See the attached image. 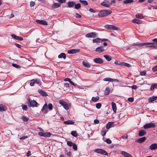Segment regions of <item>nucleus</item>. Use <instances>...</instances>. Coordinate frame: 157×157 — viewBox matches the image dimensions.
Listing matches in <instances>:
<instances>
[{"label":"nucleus","instance_id":"f257e3e1","mask_svg":"<svg viewBox=\"0 0 157 157\" xmlns=\"http://www.w3.org/2000/svg\"><path fill=\"white\" fill-rule=\"evenodd\" d=\"M112 12L111 10H100L98 15L99 17H102L110 14Z\"/></svg>","mask_w":157,"mask_h":157},{"label":"nucleus","instance_id":"f03ea898","mask_svg":"<svg viewBox=\"0 0 157 157\" xmlns=\"http://www.w3.org/2000/svg\"><path fill=\"white\" fill-rule=\"evenodd\" d=\"M28 105L30 106L37 107L38 103L37 102L34 100H31L29 98L28 99Z\"/></svg>","mask_w":157,"mask_h":157},{"label":"nucleus","instance_id":"7ed1b4c3","mask_svg":"<svg viewBox=\"0 0 157 157\" xmlns=\"http://www.w3.org/2000/svg\"><path fill=\"white\" fill-rule=\"evenodd\" d=\"M94 151L98 154L107 156L108 155L107 152L105 150L101 149H97L94 150Z\"/></svg>","mask_w":157,"mask_h":157},{"label":"nucleus","instance_id":"20e7f679","mask_svg":"<svg viewBox=\"0 0 157 157\" xmlns=\"http://www.w3.org/2000/svg\"><path fill=\"white\" fill-rule=\"evenodd\" d=\"M94 151L98 154L107 156L108 155L107 152L105 150L101 149H97L94 150Z\"/></svg>","mask_w":157,"mask_h":157},{"label":"nucleus","instance_id":"39448f33","mask_svg":"<svg viewBox=\"0 0 157 157\" xmlns=\"http://www.w3.org/2000/svg\"><path fill=\"white\" fill-rule=\"evenodd\" d=\"M94 151L98 154L107 156L108 155L107 152L105 150L101 149H97L94 150Z\"/></svg>","mask_w":157,"mask_h":157},{"label":"nucleus","instance_id":"423d86ee","mask_svg":"<svg viewBox=\"0 0 157 157\" xmlns=\"http://www.w3.org/2000/svg\"><path fill=\"white\" fill-rule=\"evenodd\" d=\"M104 27L106 29L109 30H119L120 29L119 28L113 25H106L104 26Z\"/></svg>","mask_w":157,"mask_h":157},{"label":"nucleus","instance_id":"0eeeda50","mask_svg":"<svg viewBox=\"0 0 157 157\" xmlns=\"http://www.w3.org/2000/svg\"><path fill=\"white\" fill-rule=\"evenodd\" d=\"M144 44H145L144 46L147 48H151L152 49H155L156 48V45L152 42H144Z\"/></svg>","mask_w":157,"mask_h":157},{"label":"nucleus","instance_id":"6e6552de","mask_svg":"<svg viewBox=\"0 0 157 157\" xmlns=\"http://www.w3.org/2000/svg\"><path fill=\"white\" fill-rule=\"evenodd\" d=\"M38 135L40 136L48 137H50L52 134L49 132H40L38 133Z\"/></svg>","mask_w":157,"mask_h":157},{"label":"nucleus","instance_id":"1a4fd4ad","mask_svg":"<svg viewBox=\"0 0 157 157\" xmlns=\"http://www.w3.org/2000/svg\"><path fill=\"white\" fill-rule=\"evenodd\" d=\"M85 36L88 38H95L97 37V34L95 32L90 33L86 34Z\"/></svg>","mask_w":157,"mask_h":157},{"label":"nucleus","instance_id":"9d476101","mask_svg":"<svg viewBox=\"0 0 157 157\" xmlns=\"http://www.w3.org/2000/svg\"><path fill=\"white\" fill-rule=\"evenodd\" d=\"M155 127V124L153 123H149L144 124L143 126L144 128L147 129L148 128H154Z\"/></svg>","mask_w":157,"mask_h":157},{"label":"nucleus","instance_id":"9b49d317","mask_svg":"<svg viewBox=\"0 0 157 157\" xmlns=\"http://www.w3.org/2000/svg\"><path fill=\"white\" fill-rule=\"evenodd\" d=\"M106 49L103 46H100L97 47L95 49V51L98 53H101L105 50Z\"/></svg>","mask_w":157,"mask_h":157},{"label":"nucleus","instance_id":"f8f14e48","mask_svg":"<svg viewBox=\"0 0 157 157\" xmlns=\"http://www.w3.org/2000/svg\"><path fill=\"white\" fill-rule=\"evenodd\" d=\"M101 6H103L105 7H109L111 6V4H109V1L107 2L106 1H104L102 2L101 3Z\"/></svg>","mask_w":157,"mask_h":157},{"label":"nucleus","instance_id":"ddd939ff","mask_svg":"<svg viewBox=\"0 0 157 157\" xmlns=\"http://www.w3.org/2000/svg\"><path fill=\"white\" fill-rule=\"evenodd\" d=\"M36 22L38 24L45 25H48L47 22L46 21L44 20H36Z\"/></svg>","mask_w":157,"mask_h":157},{"label":"nucleus","instance_id":"4468645a","mask_svg":"<svg viewBox=\"0 0 157 157\" xmlns=\"http://www.w3.org/2000/svg\"><path fill=\"white\" fill-rule=\"evenodd\" d=\"M41 111L43 112L45 114H46L47 113L48 111V105L46 104H45L44 105Z\"/></svg>","mask_w":157,"mask_h":157},{"label":"nucleus","instance_id":"2eb2a0df","mask_svg":"<svg viewBox=\"0 0 157 157\" xmlns=\"http://www.w3.org/2000/svg\"><path fill=\"white\" fill-rule=\"evenodd\" d=\"M94 61L96 63H98L99 64H101L103 62L102 59L100 58H98L94 59Z\"/></svg>","mask_w":157,"mask_h":157},{"label":"nucleus","instance_id":"dca6fc26","mask_svg":"<svg viewBox=\"0 0 157 157\" xmlns=\"http://www.w3.org/2000/svg\"><path fill=\"white\" fill-rule=\"evenodd\" d=\"M121 154L124 157H133L131 155L124 151H121Z\"/></svg>","mask_w":157,"mask_h":157},{"label":"nucleus","instance_id":"f3484780","mask_svg":"<svg viewBox=\"0 0 157 157\" xmlns=\"http://www.w3.org/2000/svg\"><path fill=\"white\" fill-rule=\"evenodd\" d=\"M79 51V50L78 49H72L68 50L67 53L69 54H72L78 52Z\"/></svg>","mask_w":157,"mask_h":157},{"label":"nucleus","instance_id":"a211bd4d","mask_svg":"<svg viewBox=\"0 0 157 157\" xmlns=\"http://www.w3.org/2000/svg\"><path fill=\"white\" fill-rule=\"evenodd\" d=\"M149 149L151 150L156 149H157V144H152L149 147Z\"/></svg>","mask_w":157,"mask_h":157},{"label":"nucleus","instance_id":"6ab92c4d","mask_svg":"<svg viewBox=\"0 0 157 157\" xmlns=\"http://www.w3.org/2000/svg\"><path fill=\"white\" fill-rule=\"evenodd\" d=\"M12 37L17 40H22L23 39V38L21 37L17 36L14 34H12L11 35Z\"/></svg>","mask_w":157,"mask_h":157},{"label":"nucleus","instance_id":"aec40b11","mask_svg":"<svg viewBox=\"0 0 157 157\" xmlns=\"http://www.w3.org/2000/svg\"><path fill=\"white\" fill-rule=\"evenodd\" d=\"M146 139V138L145 137H143L141 138H140L138 139L136 141V142H137L140 143H141L143 142Z\"/></svg>","mask_w":157,"mask_h":157},{"label":"nucleus","instance_id":"412c9836","mask_svg":"<svg viewBox=\"0 0 157 157\" xmlns=\"http://www.w3.org/2000/svg\"><path fill=\"white\" fill-rule=\"evenodd\" d=\"M146 132L144 130H140L139 132L138 135L140 136H142L144 135Z\"/></svg>","mask_w":157,"mask_h":157},{"label":"nucleus","instance_id":"4be33fe9","mask_svg":"<svg viewBox=\"0 0 157 157\" xmlns=\"http://www.w3.org/2000/svg\"><path fill=\"white\" fill-rule=\"evenodd\" d=\"M67 4L69 7H73L75 6V2L73 1L68 2Z\"/></svg>","mask_w":157,"mask_h":157},{"label":"nucleus","instance_id":"5701e85b","mask_svg":"<svg viewBox=\"0 0 157 157\" xmlns=\"http://www.w3.org/2000/svg\"><path fill=\"white\" fill-rule=\"evenodd\" d=\"M63 123L66 124H73L75 123V122L72 120H68L64 121Z\"/></svg>","mask_w":157,"mask_h":157},{"label":"nucleus","instance_id":"b1692460","mask_svg":"<svg viewBox=\"0 0 157 157\" xmlns=\"http://www.w3.org/2000/svg\"><path fill=\"white\" fill-rule=\"evenodd\" d=\"M111 105L113 110L115 113L117 110V106L115 103L114 102H112Z\"/></svg>","mask_w":157,"mask_h":157},{"label":"nucleus","instance_id":"393cba45","mask_svg":"<svg viewBox=\"0 0 157 157\" xmlns=\"http://www.w3.org/2000/svg\"><path fill=\"white\" fill-rule=\"evenodd\" d=\"M6 110V108L5 105L2 104H0V111L1 112L4 111Z\"/></svg>","mask_w":157,"mask_h":157},{"label":"nucleus","instance_id":"a878e982","mask_svg":"<svg viewBox=\"0 0 157 157\" xmlns=\"http://www.w3.org/2000/svg\"><path fill=\"white\" fill-rule=\"evenodd\" d=\"M61 4L58 3H54L52 6V8L54 9L56 8H58L60 6Z\"/></svg>","mask_w":157,"mask_h":157},{"label":"nucleus","instance_id":"bb28decb","mask_svg":"<svg viewBox=\"0 0 157 157\" xmlns=\"http://www.w3.org/2000/svg\"><path fill=\"white\" fill-rule=\"evenodd\" d=\"M38 91L39 93L42 96H46L47 95V93L45 91L43 90H39Z\"/></svg>","mask_w":157,"mask_h":157},{"label":"nucleus","instance_id":"cd10ccee","mask_svg":"<svg viewBox=\"0 0 157 157\" xmlns=\"http://www.w3.org/2000/svg\"><path fill=\"white\" fill-rule=\"evenodd\" d=\"M132 22L134 23H136L138 24H142V21L139 20H137L136 19H134L132 20Z\"/></svg>","mask_w":157,"mask_h":157},{"label":"nucleus","instance_id":"c85d7f7f","mask_svg":"<svg viewBox=\"0 0 157 157\" xmlns=\"http://www.w3.org/2000/svg\"><path fill=\"white\" fill-rule=\"evenodd\" d=\"M157 99V97L156 96H152L149 98L148 102H152L155 101Z\"/></svg>","mask_w":157,"mask_h":157},{"label":"nucleus","instance_id":"c756f323","mask_svg":"<svg viewBox=\"0 0 157 157\" xmlns=\"http://www.w3.org/2000/svg\"><path fill=\"white\" fill-rule=\"evenodd\" d=\"M114 124L113 122H109L106 125V128L107 129L110 128L111 126Z\"/></svg>","mask_w":157,"mask_h":157},{"label":"nucleus","instance_id":"7c9ffc66","mask_svg":"<svg viewBox=\"0 0 157 157\" xmlns=\"http://www.w3.org/2000/svg\"><path fill=\"white\" fill-rule=\"evenodd\" d=\"M58 57L59 58H63L65 59L66 58V56L65 53H62L58 56Z\"/></svg>","mask_w":157,"mask_h":157},{"label":"nucleus","instance_id":"2f4dec72","mask_svg":"<svg viewBox=\"0 0 157 157\" xmlns=\"http://www.w3.org/2000/svg\"><path fill=\"white\" fill-rule=\"evenodd\" d=\"M110 91V89L109 87H107L104 91V94L105 95H108L109 94Z\"/></svg>","mask_w":157,"mask_h":157},{"label":"nucleus","instance_id":"473e14b6","mask_svg":"<svg viewBox=\"0 0 157 157\" xmlns=\"http://www.w3.org/2000/svg\"><path fill=\"white\" fill-rule=\"evenodd\" d=\"M101 39L98 37L94 39L93 40V42L94 43H99L101 42Z\"/></svg>","mask_w":157,"mask_h":157},{"label":"nucleus","instance_id":"72a5a7b5","mask_svg":"<svg viewBox=\"0 0 157 157\" xmlns=\"http://www.w3.org/2000/svg\"><path fill=\"white\" fill-rule=\"evenodd\" d=\"M83 65L86 67H90V63L87 62L85 61H83L82 62Z\"/></svg>","mask_w":157,"mask_h":157},{"label":"nucleus","instance_id":"f704fd0d","mask_svg":"<svg viewBox=\"0 0 157 157\" xmlns=\"http://www.w3.org/2000/svg\"><path fill=\"white\" fill-rule=\"evenodd\" d=\"M99 99V97L97 96L96 97H93L92 98V101L93 102H96L98 101Z\"/></svg>","mask_w":157,"mask_h":157},{"label":"nucleus","instance_id":"c9c22d12","mask_svg":"<svg viewBox=\"0 0 157 157\" xmlns=\"http://www.w3.org/2000/svg\"><path fill=\"white\" fill-rule=\"evenodd\" d=\"M136 18L138 19H142L144 17L143 15L140 13L136 14Z\"/></svg>","mask_w":157,"mask_h":157},{"label":"nucleus","instance_id":"e433bc0d","mask_svg":"<svg viewBox=\"0 0 157 157\" xmlns=\"http://www.w3.org/2000/svg\"><path fill=\"white\" fill-rule=\"evenodd\" d=\"M104 57L108 61H109L112 60L111 57L108 55H104Z\"/></svg>","mask_w":157,"mask_h":157},{"label":"nucleus","instance_id":"4c0bfd02","mask_svg":"<svg viewBox=\"0 0 157 157\" xmlns=\"http://www.w3.org/2000/svg\"><path fill=\"white\" fill-rule=\"evenodd\" d=\"M157 86V84L156 83H154L151 85V88H150V90L151 91L153 90Z\"/></svg>","mask_w":157,"mask_h":157},{"label":"nucleus","instance_id":"58836bf2","mask_svg":"<svg viewBox=\"0 0 157 157\" xmlns=\"http://www.w3.org/2000/svg\"><path fill=\"white\" fill-rule=\"evenodd\" d=\"M120 65L126 66L128 67H130L131 66V65L129 64L128 63H124V62L121 63L120 64Z\"/></svg>","mask_w":157,"mask_h":157},{"label":"nucleus","instance_id":"ea45409f","mask_svg":"<svg viewBox=\"0 0 157 157\" xmlns=\"http://www.w3.org/2000/svg\"><path fill=\"white\" fill-rule=\"evenodd\" d=\"M133 2V0H125L123 1V3L126 4L132 2Z\"/></svg>","mask_w":157,"mask_h":157},{"label":"nucleus","instance_id":"a19ab883","mask_svg":"<svg viewBox=\"0 0 157 157\" xmlns=\"http://www.w3.org/2000/svg\"><path fill=\"white\" fill-rule=\"evenodd\" d=\"M79 1L81 3L86 6L88 4V3L86 1L84 0H79Z\"/></svg>","mask_w":157,"mask_h":157},{"label":"nucleus","instance_id":"79ce46f5","mask_svg":"<svg viewBox=\"0 0 157 157\" xmlns=\"http://www.w3.org/2000/svg\"><path fill=\"white\" fill-rule=\"evenodd\" d=\"M75 8L76 9H78L81 7V5L80 3L75 4V6H74Z\"/></svg>","mask_w":157,"mask_h":157},{"label":"nucleus","instance_id":"37998d69","mask_svg":"<svg viewBox=\"0 0 157 157\" xmlns=\"http://www.w3.org/2000/svg\"><path fill=\"white\" fill-rule=\"evenodd\" d=\"M71 135L73 136L76 137L77 136V134L76 131H72L71 132Z\"/></svg>","mask_w":157,"mask_h":157},{"label":"nucleus","instance_id":"c03bdc74","mask_svg":"<svg viewBox=\"0 0 157 157\" xmlns=\"http://www.w3.org/2000/svg\"><path fill=\"white\" fill-rule=\"evenodd\" d=\"M113 78H107L104 79L103 80L105 81H109L110 82H113Z\"/></svg>","mask_w":157,"mask_h":157},{"label":"nucleus","instance_id":"a18cd8bd","mask_svg":"<svg viewBox=\"0 0 157 157\" xmlns=\"http://www.w3.org/2000/svg\"><path fill=\"white\" fill-rule=\"evenodd\" d=\"M21 118L23 121L25 122H26L29 120V118L25 117V116H22Z\"/></svg>","mask_w":157,"mask_h":157},{"label":"nucleus","instance_id":"49530a36","mask_svg":"<svg viewBox=\"0 0 157 157\" xmlns=\"http://www.w3.org/2000/svg\"><path fill=\"white\" fill-rule=\"evenodd\" d=\"M144 43H134L132 45L133 46H144Z\"/></svg>","mask_w":157,"mask_h":157},{"label":"nucleus","instance_id":"de8ad7c7","mask_svg":"<svg viewBox=\"0 0 157 157\" xmlns=\"http://www.w3.org/2000/svg\"><path fill=\"white\" fill-rule=\"evenodd\" d=\"M12 66L13 67L17 68V69H19L20 68V67H21V66L20 65H18L17 64H15V63H13L12 64Z\"/></svg>","mask_w":157,"mask_h":157},{"label":"nucleus","instance_id":"09e8293b","mask_svg":"<svg viewBox=\"0 0 157 157\" xmlns=\"http://www.w3.org/2000/svg\"><path fill=\"white\" fill-rule=\"evenodd\" d=\"M63 104L64 105L63 106L64 108L66 110L68 109H69V107L67 103L66 102Z\"/></svg>","mask_w":157,"mask_h":157},{"label":"nucleus","instance_id":"8fccbe9b","mask_svg":"<svg viewBox=\"0 0 157 157\" xmlns=\"http://www.w3.org/2000/svg\"><path fill=\"white\" fill-rule=\"evenodd\" d=\"M151 42L153 43L154 45H155L156 46L157 45V38H155L152 40Z\"/></svg>","mask_w":157,"mask_h":157},{"label":"nucleus","instance_id":"3c124183","mask_svg":"<svg viewBox=\"0 0 157 157\" xmlns=\"http://www.w3.org/2000/svg\"><path fill=\"white\" fill-rule=\"evenodd\" d=\"M74 144V143H73L71 141H67V145L70 147H71Z\"/></svg>","mask_w":157,"mask_h":157},{"label":"nucleus","instance_id":"603ef678","mask_svg":"<svg viewBox=\"0 0 157 157\" xmlns=\"http://www.w3.org/2000/svg\"><path fill=\"white\" fill-rule=\"evenodd\" d=\"M35 83V79H32L31 80V82L30 83V85L31 86H33L34 85Z\"/></svg>","mask_w":157,"mask_h":157},{"label":"nucleus","instance_id":"864d4df0","mask_svg":"<svg viewBox=\"0 0 157 157\" xmlns=\"http://www.w3.org/2000/svg\"><path fill=\"white\" fill-rule=\"evenodd\" d=\"M35 83L38 84L39 85H41L40 82V80L38 79H35Z\"/></svg>","mask_w":157,"mask_h":157},{"label":"nucleus","instance_id":"5fc2aeb1","mask_svg":"<svg viewBox=\"0 0 157 157\" xmlns=\"http://www.w3.org/2000/svg\"><path fill=\"white\" fill-rule=\"evenodd\" d=\"M101 106V103H98L96 105V107L97 109H100Z\"/></svg>","mask_w":157,"mask_h":157},{"label":"nucleus","instance_id":"6e6d98bb","mask_svg":"<svg viewBox=\"0 0 157 157\" xmlns=\"http://www.w3.org/2000/svg\"><path fill=\"white\" fill-rule=\"evenodd\" d=\"M48 108L49 110H51L53 109V106L52 104L49 103L48 105Z\"/></svg>","mask_w":157,"mask_h":157},{"label":"nucleus","instance_id":"4d7b16f0","mask_svg":"<svg viewBox=\"0 0 157 157\" xmlns=\"http://www.w3.org/2000/svg\"><path fill=\"white\" fill-rule=\"evenodd\" d=\"M106 133V130H102L101 132V134L102 136H104Z\"/></svg>","mask_w":157,"mask_h":157},{"label":"nucleus","instance_id":"13d9d810","mask_svg":"<svg viewBox=\"0 0 157 157\" xmlns=\"http://www.w3.org/2000/svg\"><path fill=\"white\" fill-rule=\"evenodd\" d=\"M73 149L75 150L76 151L77 150V146L75 144H73L72 145Z\"/></svg>","mask_w":157,"mask_h":157},{"label":"nucleus","instance_id":"bf43d9fd","mask_svg":"<svg viewBox=\"0 0 157 157\" xmlns=\"http://www.w3.org/2000/svg\"><path fill=\"white\" fill-rule=\"evenodd\" d=\"M107 144H110L112 143V141L109 139H107L105 141Z\"/></svg>","mask_w":157,"mask_h":157},{"label":"nucleus","instance_id":"052dcab7","mask_svg":"<svg viewBox=\"0 0 157 157\" xmlns=\"http://www.w3.org/2000/svg\"><path fill=\"white\" fill-rule=\"evenodd\" d=\"M57 1L61 3H64L66 2V0H56Z\"/></svg>","mask_w":157,"mask_h":157},{"label":"nucleus","instance_id":"680f3d73","mask_svg":"<svg viewBox=\"0 0 157 157\" xmlns=\"http://www.w3.org/2000/svg\"><path fill=\"white\" fill-rule=\"evenodd\" d=\"M35 2H34L31 1L30 2V6L31 7H33L35 5Z\"/></svg>","mask_w":157,"mask_h":157},{"label":"nucleus","instance_id":"e2e57ef3","mask_svg":"<svg viewBox=\"0 0 157 157\" xmlns=\"http://www.w3.org/2000/svg\"><path fill=\"white\" fill-rule=\"evenodd\" d=\"M22 107L24 110H27V107L26 105H22Z\"/></svg>","mask_w":157,"mask_h":157},{"label":"nucleus","instance_id":"0e129e2a","mask_svg":"<svg viewBox=\"0 0 157 157\" xmlns=\"http://www.w3.org/2000/svg\"><path fill=\"white\" fill-rule=\"evenodd\" d=\"M128 100L130 102H132L134 101V98L132 97L129 98L128 99Z\"/></svg>","mask_w":157,"mask_h":157},{"label":"nucleus","instance_id":"69168bd1","mask_svg":"<svg viewBox=\"0 0 157 157\" xmlns=\"http://www.w3.org/2000/svg\"><path fill=\"white\" fill-rule=\"evenodd\" d=\"M128 135L127 134H125L124 135L122 136L121 137L123 139H126L128 138Z\"/></svg>","mask_w":157,"mask_h":157},{"label":"nucleus","instance_id":"338daca9","mask_svg":"<svg viewBox=\"0 0 157 157\" xmlns=\"http://www.w3.org/2000/svg\"><path fill=\"white\" fill-rule=\"evenodd\" d=\"M146 71H141L140 72V75H144L146 74Z\"/></svg>","mask_w":157,"mask_h":157},{"label":"nucleus","instance_id":"774afa93","mask_svg":"<svg viewBox=\"0 0 157 157\" xmlns=\"http://www.w3.org/2000/svg\"><path fill=\"white\" fill-rule=\"evenodd\" d=\"M152 70L154 71H157V66H156L152 68Z\"/></svg>","mask_w":157,"mask_h":157}]
</instances>
